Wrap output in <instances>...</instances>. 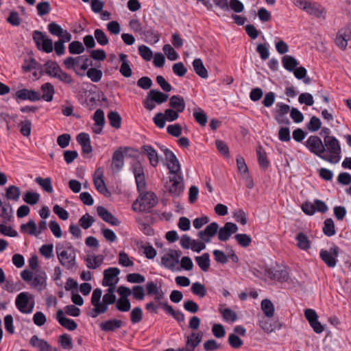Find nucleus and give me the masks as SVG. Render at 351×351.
I'll return each instance as SVG.
<instances>
[{
	"label": "nucleus",
	"instance_id": "f257e3e1",
	"mask_svg": "<svg viewBox=\"0 0 351 351\" xmlns=\"http://www.w3.org/2000/svg\"><path fill=\"white\" fill-rule=\"evenodd\" d=\"M324 145L326 149L323 160L328 162L336 164L341 159V145L339 140L333 136H325Z\"/></svg>",
	"mask_w": 351,
	"mask_h": 351
},
{
	"label": "nucleus",
	"instance_id": "f03ea898",
	"mask_svg": "<svg viewBox=\"0 0 351 351\" xmlns=\"http://www.w3.org/2000/svg\"><path fill=\"white\" fill-rule=\"evenodd\" d=\"M265 276H267L271 280L278 281L279 282H289L293 284L298 282L295 278H291L289 272L286 267H282L278 265L271 268L265 267Z\"/></svg>",
	"mask_w": 351,
	"mask_h": 351
},
{
	"label": "nucleus",
	"instance_id": "7ed1b4c3",
	"mask_svg": "<svg viewBox=\"0 0 351 351\" xmlns=\"http://www.w3.org/2000/svg\"><path fill=\"white\" fill-rule=\"evenodd\" d=\"M295 5L310 15L314 16L318 19H324L326 17V11L325 8L319 3L306 0H297Z\"/></svg>",
	"mask_w": 351,
	"mask_h": 351
},
{
	"label": "nucleus",
	"instance_id": "20e7f679",
	"mask_svg": "<svg viewBox=\"0 0 351 351\" xmlns=\"http://www.w3.org/2000/svg\"><path fill=\"white\" fill-rule=\"evenodd\" d=\"M15 304L20 312L31 313L34 307V297L28 292H21L16 296Z\"/></svg>",
	"mask_w": 351,
	"mask_h": 351
},
{
	"label": "nucleus",
	"instance_id": "39448f33",
	"mask_svg": "<svg viewBox=\"0 0 351 351\" xmlns=\"http://www.w3.org/2000/svg\"><path fill=\"white\" fill-rule=\"evenodd\" d=\"M306 149L312 154L323 160L326 149L322 139L315 135L310 136L304 143Z\"/></svg>",
	"mask_w": 351,
	"mask_h": 351
},
{
	"label": "nucleus",
	"instance_id": "423d86ee",
	"mask_svg": "<svg viewBox=\"0 0 351 351\" xmlns=\"http://www.w3.org/2000/svg\"><path fill=\"white\" fill-rule=\"evenodd\" d=\"M56 253L60 264L67 269H71L75 265V252H69L60 245L56 246Z\"/></svg>",
	"mask_w": 351,
	"mask_h": 351
},
{
	"label": "nucleus",
	"instance_id": "0eeeda50",
	"mask_svg": "<svg viewBox=\"0 0 351 351\" xmlns=\"http://www.w3.org/2000/svg\"><path fill=\"white\" fill-rule=\"evenodd\" d=\"M32 38L38 49L43 50L47 53L53 51L52 40L47 37L42 32L38 30L34 31Z\"/></svg>",
	"mask_w": 351,
	"mask_h": 351
},
{
	"label": "nucleus",
	"instance_id": "6e6552de",
	"mask_svg": "<svg viewBox=\"0 0 351 351\" xmlns=\"http://www.w3.org/2000/svg\"><path fill=\"white\" fill-rule=\"evenodd\" d=\"M158 203L156 195L154 193L146 192L141 195V202L138 208L132 205V209L135 211L149 213L150 209L154 208Z\"/></svg>",
	"mask_w": 351,
	"mask_h": 351
},
{
	"label": "nucleus",
	"instance_id": "1a4fd4ad",
	"mask_svg": "<svg viewBox=\"0 0 351 351\" xmlns=\"http://www.w3.org/2000/svg\"><path fill=\"white\" fill-rule=\"evenodd\" d=\"M339 251V247L337 245H334L328 251L322 249L319 252V256L322 261L328 267L333 268L337 265Z\"/></svg>",
	"mask_w": 351,
	"mask_h": 351
},
{
	"label": "nucleus",
	"instance_id": "9d476101",
	"mask_svg": "<svg viewBox=\"0 0 351 351\" xmlns=\"http://www.w3.org/2000/svg\"><path fill=\"white\" fill-rule=\"evenodd\" d=\"M132 150L130 147H120L112 154L111 167L114 173L119 172L124 165V153Z\"/></svg>",
	"mask_w": 351,
	"mask_h": 351
},
{
	"label": "nucleus",
	"instance_id": "9b49d317",
	"mask_svg": "<svg viewBox=\"0 0 351 351\" xmlns=\"http://www.w3.org/2000/svg\"><path fill=\"white\" fill-rule=\"evenodd\" d=\"M170 186L168 188V191L173 197H179L184 191L183 178L181 172L178 175H174L173 177L169 178Z\"/></svg>",
	"mask_w": 351,
	"mask_h": 351
},
{
	"label": "nucleus",
	"instance_id": "f8f14e48",
	"mask_svg": "<svg viewBox=\"0 0 351 351\" xmlns=\"http://www.w3.org/2000/svg\"><path fill=\"white\" fill-rule=\"evenodd\" d=\"M165 160L167 163V168L169 173L173 175H178L180 171V165L176 155L169 149H163Z\"/></svg>",
	"mask_w": 351,
	"mask_h": 351
},
{
	"label": "nucleus",
	"instance_id": "ddd939ff",
	"mask_svg": "<svg viewBox=\"0 0 351 351\" xmlns=\"http://www.w3.org/2000/svg\"><path fill=\"white\" fill-rule=\"evenodd\" d=\"M238 231V226L232 222H226L224 226L218 229L217 237L220 241H226L232 234Z\"/></svg>",
	"mask_w": 351,
	"mask_h": 351
},
{
	"label": "nucleus",
	"instance_id": "4468645a",
	"mask_svg": "<svg viewBox=\"0 0 351 351\" xmlns=\"http://www.w3.org/2000/svg\"><path fill=\"white\" fill-rule=\"evenodd\" d=\"M351 39V23L339 30L335 39L336 45L341 49H346L348 40Z\"/></svg>",
	"mask_w": 351,
	"mask_h": 351
},
{
	"label": "nucleus",
	"instance_id": "2eb2a0df",
	"mask_svg": "<svg viewBox=\"0 0 351 351\" xmlns=\"http://www.w3.org/2000/svg\"><path fill=\"white\" fill-rule=\"evenodd\" d=\"M95 174L97 175V177H94L93 182L96 189L104 196L110 197L111 193L106 187V185L103 179L104 171L101 167H99L97 169Z\"/></svg>",
	"mask_w": 351,
	"mask_h": 351
},
{
	"label": "nucleus",
	"instance_id": "dca6fc26",
	"mask_svg": "<svg viewBox=\"0 0 351 351\" xmlns=\"http://www.w3.org/2000/svg\"><path fill=\"white\" fill-rule=\"evenodd\" d=\"M120 274V270L117 267H110L104 271V278L102 285L104 287L116 285L119 278H117Z\"/></svg>",
	"mask_w": 351,
	"mask_h": 351
},
{
	"label": "nucleus",
	"instance_id": "f3484780",
	"mask_svg": "<svg viewBox=\"0 0 351 351\" xmlns=\"http://www.w3.org/2000/svg\"><path fill=\"white\" fill-rule=\"evenodd\" d=\"M219 225L217 222H212L208 225L204 230L199 231L198 237L205 243H210L211 238L215 237L218 232Z\"/></svg>",
	"mask_w": 351,
	"mask_h": 351
},
{
	"label": "nucleus",
	"instance_id": "a211bd4d",
	"mask_svg": "<svg viewBox=\"0 0 351 351\" xmlns=\"http://www.w3.org/2000/svg\"><path fill=\"white\" fill-rule=\"evenodd\" d=\"M140 34L144 37L145 41L149 44H155L160 40L158 32L147 24L143 26Z\"/></svg>",
	"mask_w": 351,
	"mask_h": 351
},
{
	"label": "nucleus",
	"instance_id": "6ab92c4d",
	"mask_svg": "<svg viewBox=\"0 0 351 351\" xmlns=\"http://www.w3.org/2000/svg\"><path fill=\"white\" fill-rule=\"evenodd\" d=\"M97 212L98 215L106 222L110 223L112 226H118L120 225L121 221L114 217L110 212H109L106 208L99 206L97 208Z\"/></svg>",
	"mask_w": 351,
	"mask_h": 351
},
{
	"label": "nucleus",
	"instance_id": "aec40b11",
	"mask_svg": "<svg viewBox=\"0 0 351 351\" xmlns=\"http://www.w3.org/2000/svg\"><path fill=\"white\" fill-rule=\"evenodd\" d=\"M64 312L59 309L56 313V319L59 324L64 328L69 330H74L77 328V323L71 319L64 316Z\"/></svg>",
	"mask_w": 351,
	"mask_h": 351
},
{
	"label": "nucleus",
	"instance_id": "412c9836",
	"mask_svg": "<svg viewBox=\"0 0 351 351\" xmlns=\"http://www.w3.org/2000/svg\"><path fill=\"white\" fill-rule=\"evenodd\" d=\"M47 275L44 271L38 270L35 273L34 277H33L32 287L38 289L41 291L45 289L47 286Z\"/></svg>",
	"mask_w": 351,
	"mask_h": 351
},
{
	"label": "nucleus",
	"instance_id": "4be33fe9",
	"mask_svg": "<svg viewBox=\"0 0 351 351\" xmlns=\"http://www.w3.org/2000/svg\"><path fill=\"white\" fill-rule=\"evenodd\" d=\"M123 326V322L117 319H111L103 322L99 324V328L104 332H114Z\"/></svg>",
	"mask_w": 351,
	"mask_h": 351
},
{
	"label": "nucleus",
	"instance_id": "5701e85b",
	"mask_svg": "<svg viewBox=\"0 0 351 351\" xmlns=\"http://www.w3.org/2000/svg\"><path fill=\"white\" fill-rule=\"evenodd\" d=\"M142 152L146 154L149 160L150 165L155 167L159 162L157 152L149 145H144L141 147Z\"/></svg>",
	"mask_w": 351,
	"mask_h": 351
},
{
	"label": "nucleus",
	"instance_id": "b1692460",
	"mask_svg": "<svg viewBox=\"0 0 351 351\" xmlns=\"http://www.w3.org/2000/svg\"><path fill=\"white\" fill-rule=\"evenodd\" d=\"M169 106L171 109L181 113L184 110L186 104L182 97L180 95H173L169 99Z\"/></svg>",
	"mask_w": 351,
	"mask_h": 351
},
{
	"label": "nucleus",
	"instance_id": "393cba45",
	"mask_svg": "<svg viewBox=\"0 0 351 351\" xmlns=\"http://www.w3.org/2000/svg\"><path fill=\"white\" fill-rule=\"evenodd\" d=\"M297 241V247L304 251H307L311 248V241L306 234L302 232H300L295 237Z\"/></svg>",
	"mask_w": 351,
	"mask_h": 351
},
{
	"label": "nucleus",
	"instance_id": "a878e982",
	"mask_svg": "<svg viewBox=\"0 0 351 351\" xmlns=\"http://www.w3.org/2000/svg\"><path fill=\"white\" fill-rule=\"evenodd\" d=\"M119 58L121 62V65L119 69L120 73L125 77H131L132 71L128 60V56L124 53H120Z\"/></svg>",
	"mask_w": 351,
	"mask_h": 351
},
{
	"label": "nucleus",
	"instance_id": "bb28decb",
	"mask_svg": "<svg viewBox=\"0 0 351 351\" xmlns=\"http://www.w3.org/2000/svg\"><path fill=\"white\" fill-rule=\"evenodd\" d=\"M40 90L43 93L41 98L46 101H51L53 100V95L55 93L54 86L49 82L43 84Z\"/></svg>",
	"mask_w": 351,
	"mask_h": 351
},
{
	"label": "nucleus",
	"instance_id": "cd10ccee",
	"mask_svg": "<svg viewBox=\"0 0 351 351\" xmlns=\"http://www.w3.org/2000/svg\"><path fill=\"white\" fill-rule=\"evenodd\" d=\"M29 343L35 348H39V351H50L51 346L44 339H39L37 335H33Z\"/></svg>",
	"mask_w": 351,
	"mask_h": 351
},
{
	"label": "nucleus",
	"instance_id": "c85d7f7f",
	"mask_svg": "<svg viewBox=\"0 0 351 351\" xmlns=\"http://www.w3.org/2000/svg\"><path fill=\"white\" fill-rule=\"evenodd\" d=\"M283 67L288 71L292 72L299 64V62L290 55H285L282 59Z\"/></svg>",
	"mask_w": 351,
	"mask_h": 351
},
{
	"label": "nucleus",
	"instance_id": "c756f323",
	"mask_svg": "<svg viewBox=\"0 0 351 351\" xmlns=\"http://www.w3.org/2000/svg\"><path fill=\"white\" fill-rule=\"evenodd\" d=\"M45 73L53 77H56L58 72L62 69L59 64L53 61L48 60L44 64Z\"/></svg>",
	"mask_w": 351,
	"mask_h": 351
},
{
	"label": "nucleus",
	"instance_id": "7c9ffc66",
	"mask_svg": "<svg viewBox=\"0 0 351 351\" xmlns=\"http://www.w3.org/2000/svg\"><path fill=\"white\" fill-rule=\"evenodd\" d=\"M195 260L203 271H207L210 265V255L208 253H204L202 256H196Z\"/></svg>",
	"mask_w": 351,
	"mask_h": 351
},
{
	"label": "nucleus",
	"instance_id": "2f4dec72",
	"mask_svg": "<svg viewBox=\"0 0 351 351\" xmlns=\"http://www.w3.org/2000/svg\"><path fill=\"white\" fill-rule=\"evenodd\" d=\"M195 72L202 78L208 77V71L200 58H195L193 62Z\"/></svg>",
	"mask_w": 351,
	"mask_h": 351
},
{
	"label": "nucleus",
	"instance_id": "473e14b6",
	"mask_svg": "<svg viewBox=\"0 0 351 351\" xmlns=\"http://www.w3.org/2000/svg\"><path fill=\"white\" fill-rule=\"evenodd\" d=\"M148 94L150 95V97H152L151 99L157 104L165 103L169 98L167 94L163 93L158 90L152 89Z\"/></svg>",
	"mask_w": 351,
	"mask_h": 351
},
{
	"label": "nucleus",
	"instance_id": "72a5a7b5",
	"mask_svg": "<svg viewBox=\"0 0 351 351\" xmlns=\"http://www.w3.org/2000/svg\"><path fill=\"white\" fill-rule=\"evenodd\" d=\"M12 208L9 202L5 204V206L0 208V218L3 223H8L10 222L12 217Z\"/></svg>",
	"mask_w": 351,
	"mask_h": 351
},
{
	"label": "nucleus",
	"instance_id": "f704fd0d",
	"mask_svg": "<svg viewBox=\"0 0 351 351\" xmlns=\"http://www.w3.org/2000/svg\"><path fill=\"white\" fill-rule=\"evenodd\" d=\"M21 195L20 189L14 185L8 186L5 190V197L8 200L17 202Z\"/></svg>",
	"mask_w": 351,
	"mask_h": 351
},
{
	"label": "nucleus",
	"instance_id": "c9c22d12",
	"mask_svg": "<svg viewBox=\"0 0 351 351\" xmlns=\"http://www.w3.org/2000/svg\"><path fill=\"white\" fill-rule=\"evenodd\" d=\"M237 166L239 172L242 175L243 178H249V169L243 156L239 155L236 159Z\"/></svg>",
	"mask_w": 351,
	"mask_h": 351
},
{
	"label": "nucleus",
	"instance_id": "e433bc0d",
	"mask_svg": "<svg viewBox=\"0 0 351 351\" xmlns=\"http://www.w3.org/2000/svg\"><path fill=\"white\" fill-rule=\"evenodd\" d=\"M103 261L104 256L102 255L87 256L86 258V266L89 269H95L102 264Z\"/></svg>",
	"mask_w": 351,
	"mask_h": 351
},
{
	"label": "nucleus",
	"instance_id": "4c0bfd02",
	"mask_svg": "<svg viewBox=\"0 0 351 351\" xmlns=\"http://www.w3.org/2000/svg\"><path fill=\"white\" fill-rule=\"evenodd\" d=\"M193 117L195 120L202 126H205L208 121V117L206 112L200 108L193 110Z\"/></svg>",
	"mask_w": 351,
	"mask_h": 351
},
{
	"label": "nucleus",
	"instance_id": "58836bf2",
	"mask_svg": "<svg viewBox=\"0 0 351 351\" xmlns=\"http://www.w3.org/2000/svg\"><path fill=\"white\" fill-rule=\"evenodd\" d=\"M322 231L327 237H332L336 234L334 221L331 218H328L324 221Z\"/></svg>",
	"mask_w": 351,
	"mask_h": 351
},
{
	"label": "nucleus",
	"instance_id": "ea45409f",
	"mask_svg": "<svg viewBox=\"0 0 351 351\" xmlns=\"http://www.w3.org/2000/svg\"><path fill=\"white\" fill-rule=\"evenodd\" d=\"M281 323L279 319L276 317L273 318L271 320H265V332L269 333L275 330H279L281 328Z\"/></svg>",
	"mask_w": 351,
	"mask_h": 351
},
{
	"label": "nucleus",
	"instance_id": "a19ab883",
	"mask_svg": "<svg viewBox=\"0 0 351 351\" xmlns=\"http://www.w3.org/2000/svg\"><path fill=\"white\" fill-rule=\"evenodd\" d=\"M108 119L109 120L110 125L116 129L121 128V117L120 114L115 111H110L108 114Z\"/></svg>",
	"mask_w": 351,
	"mask_h": 351
},
{
	"label": "nucleus",
	"instance_id": "79ce46f5",
	"mask_svg": "<svg viewBox=\"0 0 351 351\" xmlns=\"http://www.w3.org/2000/svg\"><path fill=\"white\" fill-rule=\"evenodd\" d=\"M219 311L226 322H234L237 319V313L229 308H222V305H220Z\"/></svg>",
	"mask_w": 351,
	"mask_h": 351
},
{
	"label": "nucleus",
	"instance_id": "37998d69",
	"mask_svg": "<svg viewBox=\"0 0 351 351\" xmlns=\"http://www.w3.org/2000/svg\"><path fill=\"white\" fill-rule=\"evenodd\" d=\"M35 181L45 191L49 193H51L53 192L51 180L50 178H43L41 177H37Z\"/></svg>",
	"mask_w": 351,
	"mask_h": 351
},
{
	"label": "nucleus",
	"instance_id": "c03bdc74",
	"mask_svg": "<svg viewBox=\"0 0 351 351\" xmlns=\"http://www.w3.org/2000/svg\"><path fill=\"white\" fill-rule=\"evenodd\" d=\"M40 199V195L36 192L27 191L23 196V201L30 205H35Z\"/></svg>",
	"mask_w": 351,
	"mask_h": 351
},
{
	"label": "nucleus",
	"instance_id": "a18cd8bd",
	"mask_svg": "<svg viewBox=\"0 0 351 351\" xmlns=\"http://www.w3.org/2000/svg\"><path fill=\"white\" fill-rule=\"evenodd\" d=\"M28 229V234L36 237V224L35 221L30 219L27 223L21 225L20 230L21 232H26Z\"/></svg>",
	"mask_w": 351,
	"mask_h": 351
},
{
	"label": "nucleus",
	"instance_id": "49530a36",
	"mask_svg": "<svg viewBox=\"0 0 351 351\" xmlns=\"http://www.w3.org/2000/svg\"><path fill=\"white\" fill-rule=\"evenodd\" d=\"M42 65L35 59L31 58L29 60H25V64L22 66L24 72H29L32 69H41Z\"/></svg>",
	"mask_w": 351,
	"mask_h": 351
},
{
	"label": "nucleus",
	"instance_id": "de8ad7c7",
	"mask_svg": "<svg viewBox=\"0 0 351 351\" xmlns=\"http://www.w3.org/2000/svg\"><path fill=\"white\" fill-rule=\"evenodd\" d=\"M191 291L193 294L199 296V298H204L207 293L205 286L198 282L193 283L191 286Z\"/></svg>",
	"mask_w": 351,
	"mask_h": 351
},
{
	"label": "nucleus",
	"instance_id": "09e8293b",
	"mask_svg": "<svg viewBox=\"0 0 351 351\" xmlns=\"http://www.w3.org/2000/svg\"><path fill=\"white\" fill-rule=\"evenodd\" d=\"M116 308L121 312H128L130 310L131 303L128 298H119L116 302Z\"/></svg>",
	"mask_w": 351,
	"mask_h": 351
},
{
	"label": "nucleus",
	"instance_id": "8fccbe9b",
	"mask_svg": "<svg viewBox=\"0 0 351 351\" xmlns=\"http://www.w3.org/2000/svg\"><path fill=\"white\" fill-rule=\"evenodd\" d=\"M84 50L82 43L77 40L71 42L69 45V51L71 54H81Z\"/></svg>",
	"mask_w": 351,
	"mask_h": 351
},
{
	"label": "nucleus",
	"instance_id": "3c124183",
	"mask_svg": "<svg viewBox=\"0 0 351 351\" xmlns=\"http://www.w3.org/2000/svg\"><path fill=\"white\" fill-rule=\"evenodd\" d=\"M86 75L93 82H98L101 80L103 73L97 68H90L86 72Z\"/></svg>",
	"mask_w": 351,
	"mask_h": 351
},
{
	"label": "nucleus",
	"instance_id": "603ef678",
	"mask_svg": "<svg viewBox=\"0 0 351 351\" xmlns=\"http://www.w3.org/2000/svg\"><path fill=\"white\" fill-rule=\"evenodd\" d=\"M234 238L238 244L243 247H247L252 243L251 237L247 234H237Z\"/></svg>",
	"mask_w": 351,
	"mask_h": 351
},
{
	"label": "nucleus",
	"instance_id": "864d4df0",
	"mask_svg": "<svg viewBox=\"0 0 351 351\" xmlns=\"http://www.w3.org/2000/svg\"><path fill=\"white\" fill-rule=\"evenodd\" d=\"M143 319V311L137 306L134 307L130 313V321L132 324H138Z\"/></svg>",
	"mask_w": 351,
	"mask_h": 351
},
{
	"label": "nucleus",
	"instance_id": "5fc2aeb1",
	"mask_svg": "<svg viewBox=\"0 0 351 351\" xmlns=\"http://www.w3.org/2000/svg\"><path fill=\"white\" fill-rule=\"evenodd\" d=\"M59 343L63 349L71 350L73 348L72 339L68 334L60 335L59 337Z\"/></svg>",
	"mask_w": 351,
	"mask_h": 351
},
{
	"label": "nucleus",
	"instance_id": "6e6d98bb",
	"mask_svg": "<svg viewBox=\"0 0 351 351\" xmlns=\"http://www.w3.org/2000/svg\"><path fill=\"white\" fill-rule=\"evenodd\" d=\"M38 14L40 16L49 14L51 11V5L49 1H41L36 5Z\"/></svg>",
	"mask_w": 351,
	"mask_h": 351
},
{
	"label": "nucleus",
	"instance_id": "4d7b16f0",
	"mask_svg": "<svg viewBox=\"0 0 351 351\" xmlns=\"http://www.w3.org/2000/svg\"><path fill=\"white\" fill-rule=\"evenodd\" d=\"M94 221V218L88 213H86L80 219L79 223L82 228L86 230L92 226Z\"/></svg>",
	"mask_w": 351,
	"mask_h": 351
},
{
	"label": "nucleus",
	"instance_id": "13d9d810",
	"mask_svg": "<svg viewBox=\"0 0 351 351\" xmlns=\"http://www.w3.org/2000/svg\"><path fill=\"white\" fill-rule=\"evenodd\" d=\"M321 125L322 122L320 119L316 116H313L308 123L306 127L311 132H317L321 128Z\"/></svg>",
	"mask_w": 351,
	"mask_h": 351
},
{
	"label": "nucleus",
	"instance_id": "bf43d9fd",
	"mask_svg": "<svg viewBox=\"0 0 351 351\" xmlns=\"http://www.w3.org/2000/svg\"><path fill=\"white\" fill-rule=\"evenodd\" d=\"M94 35L95 39L99 45L104 46L108 43V38L102 29H96L94 32Z\"/></svg>",
	"mask_w": 351,
	"mask_h": 351
},
{
	"label": "nucleus",
	"instance_id": "052dcab7",
	"mask_svg": "<svg viewBox=\"0 0 351 351\" xmlns=\"http://www.w3.org/2000/svg\"><path fill=\"white\" fill-rule=\"evenodd\" d=\"M162 50L167 58L170 60H176L179 58L178 53L169 44L165 45L162 47Z\"/></svg>",
	"mask_w": 351,
	"mask_h": 351
},
{
	"label": "nucleus",
	"instance_id": "680f3d73",
	"mask_svg": "<svg viewBox=\"0 0 351 351\" xmlns=\"http://www.w3.org/2000/svg\"><path fill=\"white\" fill-rule=\"evenodd\" d=\"M6 223L0 224V233L4 236L16 237L18 236L17 232L12 229L11 226H7Z\"/></svg>",
	"mask_w": 351,
	"mask_h": 351
},
{
	"label": "nucleus",
	"instance_id": "e2e57ef3",
	"mask_svg": "<svg viewBox=\"0 0 351 351\" xmlns=\"http://www.w3.org/2000/svg\"><path fill=\"white\" fill-rule=\"evenodd\" d=\"M138 53L146 61H149L153 57L152 51L145 45H141L138 47Z\"/></svg>",
	"mask_w": 351,
	"mask_h": 351
},
{
	"label": "nucleus",
	"instance_id": "0e129e2a",
	"mask_svg": "<svg viewBox=\"0 0 351 351\" xmlns=\"http://www.w3.org/2000/svg\"><path fill=\"white\" fill-rule=\"evenodd\" d=\"M233 217L235 221L242 225H245L247 223V218L246 213L241 209L236 210L233 213Z\"/></svg>",
	"mask_w": 351,
	"mask_h": 351
},
{
	"label": "nucleus",
	"instance_id": "69168bd1",
	"mask_svg": "<svg viewBox=\"0 0 351 351\" xmlns=\"http://www.w3.org/2000/svg\"><path fill=\"white\" fill-rule=\"evenodd\" d=\"M20 132L25 136H29L31 133L32 122L29 120L21 121L19 124Z\"/></svg>",
	"mask_w": 351,
	"mask_h": 351
},
{
	"label": "nucleus",
	"instance_id": "338daca9",
	"mask_svg": "<svg viewBox=\"0 0 351 351\" xmlns=\"http://www.w3.org/2000/svg\"><path fill=\"white\" fill-rule=\"evenodd\" d=\"M298 101L301 104L311 106L314 104V99L311 94L308 93H301L298 97Z\"/></svg>",
	"mask_w": 351,
	"mask_h": 351
},
{
	"label": "nucleus",
	"instance_id": "774afa93",
	"mask_svg": "<svg viewBox=\"0 0 351 351\" xmlns=\"http://www.w3.org/2000/svg\"><path fill=\"white\" fill-rule=\"evenodd\" d=\"M93 120L97 126L104 127L105 125L104 112L101 109H97L93 115Z\"/></svg>",
	"mask_w": 351,
	"mask_h": 351
}]
</instances>
